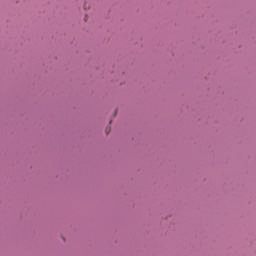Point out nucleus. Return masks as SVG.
<instances>
[{
    "instance_id": "f257e3e1",
    "label": "nucleus",
    "mask_w": 256,
    "mask_h": 256,
    "mask_svg": "<svg viewBox=\"0 0 256 256\" xmlns=\"http://www.w3.org/2000/svg\"><path fill=\"white\" fill-rule=\"evenodd\" d=\"M105 131H106V135H109L111 133V127H107Z\"/></svg>"
}]
</instances>
